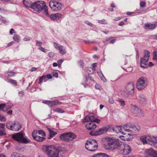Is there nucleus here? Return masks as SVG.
Wrapping results in <instances>:
<instances>
[{
  "instance_id": "f257e3e1",
  "label": "nucleus",
  "mask_w": 157,
  "mask_h": 157,
  "mask_svg": "<svg viewBox=\"0 0 157 157\" xmlns=\"http://www.w3.org/2000/svg\"><path fill=\"white\" fill-rule=\"evenodd\" d=\"M106 143L105 144V147L107 150H114L119 148L121 145L119 140L115 138L106 137Z\"/></svg>"
},
{
  "instance_id": "f03ea898",
  "label": "nucleus",
  "mask_w": 157,
  "mask_h": 157,
  "mask_svg": "<svg viewBox=\"0 0 157 157\" xmlns=\"http://www.w3.org/2000/svg\"><path fill=\"white\" fill-rule=\"evenodd\" d=\"M32 9L35 11L40 12L44 10V13L46 16H49L48 7L44 2L37 1L33 3Z\"/></svg>"
},
{
  "instance_id": "7ed1b4c3",
  "label": "nucleus",
  "mask_w": 157,
  "mask_h": 157,
  "mask_svg": "<svg viewBox=\"0 0 157 157\" xmlns=\"http://www.w3.org/2000/svg\"><path fill=\"white\" fill-rule=\"evenodd\" d=\"M134 87L133 82L128 83L125 88L121 90V94L124 97L127 98L129 95H133L134 93Z\"/></svg>"
},
{
  "instance_id": "20e7f679",
  "label": "nucleus",
  "mask_w": 157,
  "mask_h": 157,
  "mask_svg": "<svg viewBox=\"0 0 157 157\" xmlns=\"http://www.w3.org/2000/svg\"><path fill=\"white\" fill-rule=\"evenodd\" d=\"M150 56V53L147 50H145L144 51V55L143 57L140 58V66L142 67L146 68L149 67H151L153 65V64L152 62H150L148 64L147 63L149 59Z\"/></svg>"
},
{
  "instance_id": "39448f33",
  "label": "nucleus",
  "mask_w": 157,
  "mask_h": 157,
  "mask_svg": "<svg viewBox=\"0 0 157 157\" xmlns=\"http://www.w3.org/2000/svg\"><path fill=\"white\" fill-rule=\"evenodd\" d=\"M43 149L51 157H58L59 151L53 145L44 146Z\"/></svg>"
},
{
  "instance_id": "423d86ee",
  "label": "nucleus",
  "mask_w": 157,
  "mask_h": 157,
  "mask_svg": "<svg viewBox=\"0 0 157 157\" xmlns=\"http://www.w3.org/2000/svg\"><path fill=\"white\" fill-rule=\"evenodd\" d=\"M25 135V133L21 131L13 135L12 137L14 140L19 142L27 144L28 143L29 140L24 137Z\"/></svg>"
},
{
  "instance_id": "0eeeda50",
  "label": "nucleus",
  "mask_w": 157,
  "mask_h": 157,
  "mask_svg": "<svg viewBox=\"0 0 157 157\" xmlns=\"http://www.w3.org/2000/svg\"><path fill=\"white\" fill-rule=\"evenodd\" d=\"M85 147L88 151H94L98 147V144L95 140H89L85 144Z\"/></svg>"
},
{
  "instance_id": "6e6552de",
  "label": "nucleus",
  "mask_w": 157,
  "mask_h": 157,
  "mask_svg": "<svg viewBox=\"0 0 157 157\" xmlns=\"http://www.w3.org/2000/svg\"><path fill=\"white\" fill-rule=\"evenodd\" d=\"M76 137V135L72 132H68L63 133L59 136L61 140L67 142L72 141Z\"/></svg>"
},
{
  "instance_id": "1a4fd4ad",
  "label": "nucleus",
  "mask_w": 157,
  "mask_h": 157,
  "mask_svg": "<svg viewBox=\"0 0 157 157\" xmlns=\"http://www.w3.org/2000/svg\"><path fill=\"white\" fill-rule=\"evenodd\" d=\"M148 83L147 78L145 77H142L138 80L136 83V87L139 90L144 89L147 86Z\"/></svg>"
},
{
  "instance_id": "9d476101",
  "label": "nucleus",
  "mask_w": 157,
  "mask_h": 157,
  "mask_svg": "<svg viewBox=\"0 0 157 157\" xmlns=\"http://www.w3.org/2000/svg\"><path fill=\"white\" fill-rule=\"evenodd\" d=\"M49 6L51 9L55 11L60 10L63 7L62 4L60 2L55 0H52L49 3Z\"/></svg>"
},
{
  "instance_id": "9b49d317",
  "label": "nucleus",
  "mask_w": 157,
  "mask_h": 157,
  "mask_svg": "<svg viewBox=\"0 0 157 157\" xmlns=\"http://www.w3.org/2000/svg\"><path fill=\"white\" fill-rule=\"evenodd\" d=\"M6 127L9 129L15 131L20 130L21 128V124L16 122H8Z\"/></svg>"
},
{
  "instance_id": "f8f14e48",
  "label": "nucleus",
  "mask_w": 157,
  "mask_h": 157,
  "mask_svg": "<svg viewBox=\"0 0 157 157\" xmlns=\"http://www.w3.org/2000/svg\"><path fill=\"white\" fill-rule=\"evenodd\" d=\"M118 150L121 153L124 155H127L129 154L131 149L130 147L128 144H121Z\"/></svg>"
},
{
  "instance_id": "ddd939ff",
  "label": "nucleus",
  "mask_w": 157,
  "mask_h": 157,
  "mask_svg": "<svg viewBox=\"0 0 157 157\" xmlns=\"http://www.w3.org/2000/svg\"><path fill=\"white\" fill-rule=\"evenodd\" d=\"M126 131L130 132L131 133H136L140 130V126L137 125L136 126H132V125H128V124L126 125Z\"/></svg>"
},
{
  "instance_id": "4468645a",
  "label": "nucleus",
  "mask_w": 157,
  "mask_h": 157,
  "mask_svg": "<svg viewBox=\"0 0 157 157\" xmlns=\"http://www.w3.org/2000/svg\"><path fill=\"white\" fill-rule=\"evenodd\" d=\"M107 129L106 128H102L98 130L91 131L90 133V135L93 136H97L102 134L106 132Z\"/></svg>"
},
{
  "instance_id": "2eb2a0df",
  "label": "nucleus",
  "mask_w": 157,
  "mask_h": 157,
  "mask_svg": "<svg viewBox=\"0 0 157 157\" xmlns=\"http://www.w3.org/2000/svg\"><path fill=\"white\" fill-rule=\"evenodd\" d=\"M149 143L155 148L157 147V137L150 136L147 139Z\"/></svg>"
},
{
  "instance_id": "dca6fc26",
  "label": "nucleus",
  "mask_w": 157,
  "mask_h": 157,
  "mask_svg": "<svg viewBox=\"0 0 157 157\" xmlns=\"http://www.w3.org/2000/svg\"><path fill=\"white\" fill-rule=\"evenodd\" d=\"M126 125L124 127L122 126H115L113 127L112 128L113 131L117 133H121L123 134L124 132V131H126Z\"/></svg>"
},
{
  "instance_id": "f3484780",
  "label": "nucleus",
  "mask_w": 157,
  "mask_h": 157,
  "mask_svg": "<svg viewBox=\"0 0 157 157\" xmlns=\"http://www.w3.org/2000/svg\"><path fill=\"white\" fill-rule=\"evenodd\" d=\"M139 102L142 105H144L147 103V99L146 97L143 94H140L137 98Z\"/></svg>"
},
{
  "instance_id": "a211bd4d",
  "label": "nucleus",
  "mask_w": 157,
  "mask_h": 157,
  "mask_svg": "<svg viewBox=\"0 0 157 157\" xmlns=\"http://www.w3.org/2000/svg\"><path fill=\"white\" fill-rule=\"evenodd\" d=\"M146 153L148 156L147 157H157V151L152 149H147Z\"/></svg>"
},
{
  "instance_id": "6ab92c4d",
  "label": "nucleus",
  "mask_w": 157,
  "mask_h": 157,
  "mask_svg": "<svg viewBox=\"0 0 157 157\" xmlns=\"http://www.w3.org/2000/svg\"><path fill=\"white\" fill-rule=\"evenodd\" d=\"M156 25L155 22L153 24L151 23H146L144 24V28L146 30H153L156 28Z\"/></svg>"
},
{
  "instance_id": "aec40b11",
  "label": "nucleus",
  "mask_w": 157,
  "mask_h": 157,
  "mask_svg": "<svg viewBox=\"0 0 157 157\" xmlns=\"http://www.w3.org/2000/svg\"><path fill=\"white\" fill-rule=\"evenodd\" d=\"M36 131H33L32 134V135L33 139L39 142H41L45 140V138L39 136L36 134Z\"/></svg>"
},
{
  "instance_id": "412c9836",
  "label": "nucleus",
  "mask_w": 157,
  "mask_h": 157,
  "mask_svg": "<svg viewBox=\"0 0 157 157\" xmlns=\"http://www.w3.org/2000/svg\"><path fill=\"white\" fill-rule=\"evenodd\" d=\"M5 127V124L0 123V136H4L7 135Z\"/></svg>"
},
{
  "instance_id": "4be33fe9",
  "label": "nucleus",
  "mask_w": 157,
  "mask_h": 157,
  "mask_svg": "<svg viewBox=\"0 0 157 157\" xmlns=\"http://www.w3.org/2000/svg\"><path fill=\"white\" fill-rule=\"evenodd\" d=\"M87 129L92 130L94 129L97 127V125L94 122H91L87 124L86 126Z\"/></svg>"
},
{
  "instance_id": "5701e85b",
  "label": "nucleus",
  "mask_w": 157,
  "mask_h": 157,
  "mask_svg": "<svg viewBox=\"0 0 157 157\" xmlns=\"http://www.w3.org/2000/svg\"><path fill=\"white\" fill-rule=\"evenodd\" d=\"M62 15L61 14L59 13H56L52 14L48 17H50L51 19L54 21H57L61 17Z\"/></svg>"
},
{
  "instance_id": "b1692460",
  "label": "nucleus",
  "mask_w": 157,
  "mask_h": 157,
  "mask_svg": "<svg viewBox=\"0 0 157 157\" xmlns=\"http://www.w3.org/2000/svg\"><path fill=\"white\" fill-rule=\"evenodd\" d=\"M95 117L93 115L87 116L85 117L82 122L83 123L86 122L90 121L94 122Z\"/></svg>"
},
{
  "instance_id": "393cba45",
  "label": "nucleus",
  "mask_w": 157,
  "mask_h": 157,
  "mask_svg": "<svg viewBox=\"0 0 157 157\" xmlns=\"http://www.w3.org/2000/svg\"><path fill=\"white\" fill-rule=\"evenodd\" d=\"M138 111H140V109L137 107L136 105H131V112L136 116L137 112Z\"/></svg>"
},
{
  "instance_id": "a878e982",
  "label": "nucleus",
  "mask_w": 157,
  "mask_h": 157,
  "mask_svg": "<svg viewBox=\"0 0 157 157\" xmlns=\"http://www.w3.org/2000/svg\"><path fill=\"white\" fill-rule=\"evenodd\" d=\"M23 4L25 7H30L32 9L33 3L30 0H24Z\"/></svg>"
},
{
  "instance_id": "bb28decb",
  "label": "nucleus",
  "mask_w": 157,
  "mask_h": 157,
  "mask_svg": "<svg viewBox=\"0 0 157 157\" xmlns=\"http://www.w3.org/2000/svg\"><path fill=\"white\" fill-rule=\"evenodd\" d=\"M92 157H110L109 155L105 153H98L96 154Z\"/></svg>"
},
{
  "instance_id": "cd10ccee",
  "label": "nucleus",
  "mask_w": 157,
  "mask_h": 157,
  "mask_svg": "<svg viewBox=\"0 0 157 157\" xmlns=\"http://www.w3.org/2000/svg\"><path fill=\"white\" fill-rule=\"evenodd\" d=\"M49 132V136L48 137V139H50L54 136L56 134V133L54 132L53 130L49 128H47Z\"/></svg>"
},
{
  "instance_id": "c85d7f7f",
  "label": "nucleus",
  "mask_w": 157,
  "mask_h": 157,
  "mask_svg": "<svg viewBox=\"0 0 157 157\" xmlns=\"http://www.w3.org/2000/svg\"><path fill=\"white\" fill-rule=\"evenodd\" d=\"M13 40L17 42H19L20 40V36L17 34L14 35L13 37Z\"/></svg>"
},
{
  "instance_id": "c756f323",
  "label": "nucleus",
  "mask_w": 157,
  "mask_h": 157,
  "mask_svg": "<svg viewBox=\"0 0 157 157\" xmlns=\"http://www.w3.org/2000/svg\"><path fill=\"white\" fill-rule=\"evenodd\" d=\"M34 131H36V134L41 135L42 136H45V133L44 131L42 130H40L39 131L34 130Z\"/></svg>"
},
{
  "instance_id": "7c9ffc66",
  "label": "nucleus",
  "mask_w": 157,
  "mask_h": 157,
  "mask_svg": "<svg viewBox=\"0 0 157 157\" xmlns=\"http://www.w3.org/2000/svg\"><path fill=\"white\" fill-rule=\"evenodd\" d=\"M58 49L59 50V52L62 54H64L66 52L65 50L63 49V46H59Z\"/></svg>"
},
{
  "instance_id": "2f4dec72",
  "label": "nucleus",
  "mask_w": 157,
  "mask_h": 157,
  "mask_svg": "<svg viewBox=\"0 0 157 157\" xmlns=\"http://www.w3.org/2000/svg\"><path fill=\"white\" fill-rule=\"evenodd\" d=\"M138 111L137 112V114L136 116H138L140 117H142L144 116V112L140 109V111Z\"/></svg>"
},
{
  "instance_id": "473e14b6",
  "label": "nucleus",
  "mask_w": 157,
  "mask_h": 157,
  "mask_svg": "<svg viewBox=\"0 0 157 157\" xmlns=\"http://www.w3.org/2000/svg\"><path fill=\"white\" fill-rule=\"evenodd\" d=\"M140 141H142L144 144L147 143V138L145 136H142L140 137Z\"/></svg>"
},
{
  "instance_id": "72a5a7b5",
  "label": "nucleus",
  "mask_w": 157,
  "mask_h": 157,
  "mask_svg": "<svg viewBox=\"0 0 157 157\" xmlns=\"http://www.w3.org/2000/svg\"><path fill=\"white\" fill-rule=\"evenodd\" d=\"M58 103V102L57 100H56L55 101H50V103L49 104V106L51 107L54 105H56Z\"/></svg>"
},
{
  "instance_id": "f704fd0d",
  "label": "nucleus",
  "mask_w": 157,
  "mask_h": 157,
  "mask_svg": "<svg viewBox=\"0 0 157 157\" xmlns=\"http://www.w3.org/2000/svg\"><path fill=\"white\" fill-rule=\"evenodd\" d=\"M9 82L12 84L13 85H14L15 86H17V82L16 80L12 79H10L9 80Z\"/></svg>"
},
{
  "instance_id": "c9c22d12",
  "label": "nucleus",
  "mask_w": 157,
  "mask_h": 157,
  "mask_svg": "<svg viewBox=\"0 0 157 157\" xmlns=\"http://www.w3.org/2000/svg\"><path fill=\"white\" fill-rule=\"evenodd\" d=\"M54 111L59 113H63L64 112V111L61 109L57 108L54 110Z\"/></svg>"
},
{
  "instance_id": "e433bc0d",
  "label": "nucleus",
  "mask_w": 157,
  "mask_h": 157,
  "mask_svg": "<svg viewBox=\"0 0 157 157\" xmlns=\"http://www.w3.org/2000/svg\"><path fill=\"white\" fill-rule=\"evenodd\" d=\"M120 138L121 139V140H123L124 141H129L130 140V139L128 138H127L125 136H120Z\"/></svg>"
},
{
  "instance_id": "4c0bfd02",
  "label": "nucleus",
  "mask_w": 157,
  "mask_h": 157,
  "mask_svg": "<svg viewBox=\"0 0 157 157\" xmlns=\"http://www.w3.org/2000/svg\"><path fill=\"white\" fill-rule=\"evenodd\" d=\"M0 19L2 22L5 24H7L8 23V21L5 18L3 17H1Z\"/></svg>"
},
{
  "instance_id": "58836bf2",
  "label": "nucleus",
  "mask_w": 157,
  "mask_h": 157,
  "mask_svg": "<svg viewBox=\"0 0 157 157\" xmlns=\"http://www.w3.org/2000/svg\"><path fill=\"white\" fill-rule=\"evenodd\" d=\"M46 76L43 75L39 79V83L40 84L42 82L43 80L46 79Z\"/></svg>"
},
{
  "instance_id": "ea45409f",
  "label": "nucleus",
  "mask_w": 157,
  "mask_h": 157,
  "mask_svg": "<svg viewBox=\"0 0 157 157\" xmlns=\"http://www.w3.org/2000/svg\"><path fill=\"white\" fill-rule=\"evenodd\" d=\"M9 77H12L15 75V73L13 71H10L7 73Z\"/></svg>"
},
{
  "instance_id": "a19ab883",
  "label": "nucleus",
  "mask_w": 157,
  "mask_h": 157,
  "mask_svg": "<svg viewBox=\"0 0 157 157\" xmlns=\"http://www.w3.org/2000/svg\"><path fill=\"white\" fill-rule=\"evenodd\" d=\"M119 102L120 103L121 106H124L125 105L124 101L122 99H120L118 100Z\"/></svg>"
},
{
  "instance_id": "79ce46f5",
  "label": "nucleus",
  "mask_w": 157,
  "mask_h": 157,
  "mask_svg": "<svg viewBox=\"0 0 157 157\" xmlns=\"http://www.w3.org/2000/svg\"><path fill=\"white\" fill-rule=\"evenodd\" d=\"M78 64L82 68L84 67V63L82 60H80L78 61Z\"/></svg>"
},
{
  "instance_id": "37998d69",
  "label": "nucleus",
  "mask_w": 157,
  "mask_h": 157,
  "mask_svg": "<svg viewBox=\"0 0 157 157\" xmlns=\"http://www.w3.org/2000/svg\"><path fill=\"white\" fill-rule=\"evenodd\" d=\"M86 44H89L95 43V42L92 41H90L88 40H84L83 41Z\"/></svg>"
},
{
  "instance_id": "c03bdc74",
  "label": "nucleus",
  "mask_w": 157,
  "mask_h": 157,
  "mask_svg": "<svg viewBox=\"0 0 157 157\" xmlns=\"http://www.w3.org/2000/svg\"><path fill=\"white\" fill-rule=\"evenodd\" d=\"M63 59H59L57 61L58 65L59 67H60L63 61Z\"/></svg>"
},
{
  "instance_id": "a18cd8bd",
  "label": "nucleus",
  "mask_w": 157,
  "mask_h": 157,
  "mask_svg": "<svg viewBox=\"0 0 157 157\" xmlns=\"http://www.w3.org/2000/svg\"><path fill=\"white\" fill-rule=\"evenodd\" d=\"M0 120L2 122H5L6 121V119L5 117L0 115Z\"/></svg>"
},
{
  "instance_id": "49530a36",
  "label": "nucleus",
  "mask_w": 157,
  "mask_h": 157,
  "mask_svg": "<svg viewBox=\"0 0 157 157\" xmlns=\"http://www.w3.org/2000/svg\"><path fill=\"white\" fill-rule=\"evenodd\" d=\"M19 155L17 153H13L11 155V157H19Z\"/></svg>"
},
{
  "instance_id": "de8ad7c7",
  "label": "nucleus",
  "mask_w": 157,
  "mask_h": 157,
  "mask_svg": "<svg viewBox=\"0 0 157 157\" xmlns=\"http://www.w3.org/2000/svg\"><path fill=\"white\" fill-rule=\"evenodd\" d=\"M153 59L154 60H157V51H155L154 52Z\"/></svg>"
},
{
  "instance_id": "09e8293b",
  "label": "nucleus",
  "mask_w": 157,
  "mask_h": 157,
  "mask_svg": "<svg viewBox=\"0 0 157 157\" xmlns=\"http://www.w3.org/2000/svg\"><path fill=\"white\" fill-rule=\"evenodd\" d=\"M146 5V3L144 1H141L140 3V6L144 7Z\"/></svg>"
},
{
  "instance_id": "8fccbe9b",
  "label": "nucleus",
  "mask_w": 157,
  "mask_h": 157,
  "mask_svg": "<svg viewBox=\"0 0 157 157\" xmlns=\"http://www.w3.org/2000/svg\"><path fill=\"white\" fill-rule=\"evenodd\" d=\"M36 46H40L42 45V43L38 40H36Z\"/></svg>"
},
{
  "instance_id": "3c124183",
  "label": "nucleus",
  "mask_w": 157,
  "mask_h": 157,
  "mask_svg": "<svg viewBox=\"0 0 157 157\" xmlns=\"http://www.w3.org/2000/svg\"><path fill=\"white\" fill-rule=\"evenodd\" d=\"M31 39V37L26 36L23 39V40L24 41H28L30 40Z\"/></svg>"
},
{
  "instance_id": "603ef678",
  "label": "nucleus",
  "mask_w": 157,
  "mask_h": 157,
  "mask_svg": "<svg viewBox=\"0 0 157 157\" xmlns=\"http://www.w3.org/2000/svg\"><path fill=\"white\" fill-rule=\"evenodd\" d=\"M54 47L57 49H58L59 48V46L57 43L55 42H54L53 43Z\"/></svg>"
},
{
  "instance_id": "864d4df0",
  "label": "nucleus",
  "mask_w": 157,
  "mask_h": 157,
  "mask_svg": "<svg viewBox=\"0 0 157 157\" xmlns=\"http://www.w3.org/2000/svg\"><path fill=\"white\" fill-rule=\"evenodd\" d=\"M109 101L110 103L112 104L114 103V101L112 98L110 97L109 98Z\"/></svg>"
},
{
  "instance_id": "5fc2aeb1",
  "label": "nucleus",
  "mask_w": 157,
  "mask_h": 157,
  "mask_svg": "<svg viewBox=\"0 0 157 157\" xmlns=\"http://www.w3.org/2000/svg\"><path fill=\"white\" fill-rule=\"evenodd\" d=\"M38 49L40 50L41 51L43 52L44 53H46V50L45 49L42 47H40L38 48Z\"/></svg>"
},
{
  "instance_id": "6e6d98bb",
  "label": "nucleus",
  "mask_w": 157,
  "mask_h": 157,
  "mask_svg": "<svg viewBox=\"0 0 157 157\" xmlns=\"http://www.w3.org/2000/svg\"><path fill=\"white\" fill-rule=\"evenodd\" d=\"M48 56L50 58H52L54 56V53L52 52H49L48 53Z\"/></svg>"
},
{
  "instance_id": "4d7b16f0",
  "label": "nucleus",
  "mask_w": 157,
  "mask_h": 157,
  "mask_svg": "<svg viewBox=\"0 0 157 157\" xmlns=\"http://www.w3.org/2000/svg\"><path fill=\"white\" fill-rule=\"evenodd\" d=\"M6 106L5 104H1L0 105V110L4 108Z\"/></svg>"
},
{
  "instance_id": "13d9d810",
  "label": "nucleus",
  "mask_w": 157,
  "mask_h": 157,
  "mask_svg": "<svg viewBox=\"0 0 157 157\" xmlns=\"http://www.w3.org/2000/svg\"><path fill=\"white\" fill-rule=\"evenodd\" d=\"M95 87L98 89L100 90L101 87L100 85L96 83L95 85Z\"/></svg>"
},
{
  "instance_id": "bf43d9fd",
  "label": "nucleus",
  "mask_w": 157,
  "mask_h": 157,
  "mask_svg": "<svg viewBox=\"0 0 157 157\" xmlns=\"http://www.w3.org/2000/svg\"><path fill=\"white\" fill-rule=\"evenodd\" d=\"M52 75L54 77L57 78L58 77V73L56 72H54Z\"/></svg>"
},
{
  "instance_id": "052dcab7",
  "label": "nucleus",
  "mask_w": 157,
  "mask_h": 157,
  "mask_svg": "<svg viewBox=\"0 0 157 157\" xmlns=\"http://www.w3.org/2000/svg\"><path fill=\"white\" fill-rule=\"evenodd\" d=\"M85 23L90 26L92 27L93 26V24L89 22L88 21H86L85 22Z\"/></svg>"
},
{
  "instance_id": "680f3d73",
  "label": "nucleus",
  "mask_w": 157,
  "mask_h": 157,
  "mask_svg": "<svg viewBox=\"0 0 157 157\" xmlns=\"http://www.w3.org/2000/svg\"><path fill=\"white\" fill-rule=\"evenodd\" d=\"M19 96L22 97L24 95V92L22 91H20L19 92Z\"/></svg>"
},
{
  "instance_id": "e2e57ef3",
  "label": "nucleus",
  "mask_w": 157,
  "mask_h": 157,
  "mask_svg": "<svg viewBox=\"0 0 157 157\" xmlns=\"http://www.w3.org/2000/svg\"><path fill=\"white\" fill-rule=\"evenodd\" d=\"M105 19H103V20L99 21L98 23L101 24H105Z\"/></svg>"
},
{
  "instance_id": "0e129e2a",
  "label": "nucleus",
  "mask_w": 157,
  "mask_h": 157,
  "mask_svg": "<svg viewBox=\"0 0 157 157\" xmlns=\"http://www.w3.org/2000/svg\"><path fill=\"white\" fill-rule=\"evenodd\" d=\"M46 77L48 79H51L52 78V75L50 74H48L46 75Z\"/></svg>"
},
{
  "instance_id": "69168bd1",
  "label": "nucleus",
  "mask_w": 157,
  "mask_h": 157,
  "mask_svg": "<svg viewBox=\"0 0 157 157\" xmlns=\"http://www.w3.org/2000/svg\"><path fill=\"white\" fill-rule=\"evenodd\" d=\"M100 120L97 118H94V122H96L98 123L100 122Z\"/></svg>"
},
{
  "instance_id": "338daca9",
  "label": "nucleus",
  "mask_w": 157,
  "mask_h": 157,
  "mask_svg": "<svg viewBox=\"0 0 157 157\" xmlns=\"http://www.w3.org/2000/svg\"><path fill=\"white\" fill-rule=\"evenodd\" d=\"M14 30L13 29H11L10 30V33L11 34H13V33H15Z\"/></svg>"
},
{
  "instance_id": "774afa93",
  "label": "nucleus",
  "mask_w": 157,
  "mask_h": 157,
  "mask_svg": "<svg viewBox=\"0 0 157 157\" xmlns=\"http://www.w3.org/2000/svg\"><path fill=\"white\" fill-rule=\"evenodd\" d=\"M98 74L100 78L103 77L104 76L102 73L101 71H100V72H98Z\"/></svg>"
}]
</instances>
